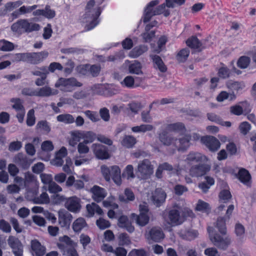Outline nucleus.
I'll return each mask as SVG.
<instances>
[{"mask_svg":"<svg viewBox=\"0 0 256 256\" xmlns=\"http://www.w3.org/2000/svg\"><path fill=\"white\" fill-rule=\"evenodd\" d=\"M194 214L188 208H182L177 204L170 209L164 215V218L168 224L172 226H178L182 224L188 218H192Z\"/></svg>","mask_w":256,"mask_h":256,"instance_id":"obj_1","label":"nucleus"},{"mask_svg":"<svg viewBox=\"0 0 256 256\" xmlns=\"http://www.w3.org/2000/svg\"><path fill=\"white\" fill-rule=\"evenodd\" d=\"M40 26L36 23L30 22L26 19H20L14 23L11 27V30L14 33L22 34L24 32L30 33L40 30Z\"/></svg>","mask_w":256,"mask_h":256,"instance_id":"obj_2","label":"nucleus"},{"mask_svg":"<svg viewBox=\"0 0 256 256\" xmlns=\"http://www.w3.org/2000/svg\"><path fill=\"white\" fill-rule=\"evenodd\" d=\"M60 242L57 243V246L66 256H78L76 250L77 243L74 242L67 236H60L58 238Z\"/></svg>","mask_w":256,"mask_h":256,"instance_id":"obj_3","label":"nucleus"},{"mask_svg":"<svg viewBox=\"0 0 256 256\" xmlns=\"http://www.w3.org/2000/svg\"><path fill=\"white\" fill-rule=\"evenodd\" d=\"M101 171L106 181L109 182L112 178L117 185L122 184L120 170L117 166L108 167L105 165L101 166Z\"/></svg>","mask_w":256,"mask_h":256,"instance_id":"obj_4","label":"nucleus"},{"mask_svg":"<svg viewBox=\"0 0 256 256\" xmlns=\"http://www.w3.org/2000/svg\"><path fill=\"white\" fill-rule=\"evenodd\" d=\"M207 230L210 241L216 246L222 250L227 249L231 242V240L229 236L224 238L217 232H214L212 227L208 226Z\"/></svg>","mask_w":256,"mask_h":256,"instance_id":"obj_5","label":"nucleus"},{"mask_svg":"<svg viewBox=\"0 0 256 256\" xmlns=\"http://www.w3.org/2000/svg\"><path fill=\"white\" fill-rule=\"evenodd\" d=\"M76 79L74 78H61L55 84V86L58 88L62 91L71 92L74 88L76 86H80Z\"/></svg>","mask_w":256,"mask_h":256,"instance_id":"obj_6","label":"nucleus"},{"mask_svg":"<svg viewBox=\"0 0 256 256\" xmlns=\"http://www.w3.org/2000/svg\"><path fill=\"white\" fill-rule=\"evenodd\" d=\"M92 12V14H90V16H84V18L86 19V24L84 26V32L92 30L100 22L99 16L101 14L102 10L98 9V10H94Z\"/></svg>","mask_w":256,"mask_h":256,"instance_id":"obj_7","label":"nucleus"},{"mask_svg":"<svg viewBox=\"0 0 256 256\" xmlns=\"http://www.w3.org/2000/svg\"><path fill=\"white\" fill-rule=\"evenodd\" d=\"M92 149L96 158L98 160H106L110 157L108 148L106 146L100 144H94Z\"/></svg>","mask_w":256,"mask_h":256,"instance_id":"obj_8","label":"nucleus"},{"mask_svg":"<svg viewBox=\"0 0 256 256\" xmlns=\"http://www.w3.org/2000/svg\"><path fill=\"white\" fill-rule=\"evenodd\" d=\"M8 244L12 249L14 256H22L23 245L18 238L12 236H9Z\"/></svg>","mask_w":256,"mask_h":256,"instance_id":"obj_9","label":"nucleus"},{"mask_svg":"<svg viewBox=\"0 0 256 256\" xmlns=\"http://www.w3.org/2000/svg\"><path fill=\"white\" fill-rule=\"evenodd\" d=\"M138 170L140 174L141 178L145 179L148 178L152 174L153 166L148 160L144 159L138 164Z\"/></svg>","mask_w":256,"mask_h":256,"instance_id":"obj_10","label":"nucleus"},{"mask_svg":"<svg viewBox=\"0 0 256 256\" xmlns=\"http://www.w3.org/2000/svg\"><path fill=\"white\" fill-rule=\"evenodd\" d=\"M201 142L210 151L212 152L217 151L220 146V143L218 140L213 136H202Z\"/></svg>","mask_w":256,"mask_h":256,"instance_id":"obj_11","label":"nucleus"},{"mask_svg":"<svg viewBox=\"0 0 256 256\" xmlns=\"http://www.w3.org/2000/svg\"><path fill=\"white\" fill-rule=\"evenodd\" d=\"M96 138V134L92 132H81V139H84L81 142V154L88 152L89 148L86 146L88 143H91Z\"/></svg>","mask_w":256,"mask_h":256,"instance_id":"obj_12","label":"nucleus"},{"mask_svg":"<svg viewBox=\"0 0 256 256\" xmlns=\"http://www.w3.org/2000/svg\"><path fill=\"white\" fill-rule=\"evenodd\" d=\"M210 168L209 164H205L194 165L190 168V174L194 177L202 176L208 172Z\"/></svg>","mask_w":256,"mask_h":256,"instance_id":"obj_13","label":"nucleus"},{"mask_svg":"<svg viewBox=\"0 0 256 256\" xmlns=\"http://www.w3.org/2000/svg\"><path fill=\"white\" fill-rule=\"evenodd\" d=\"M166 194L162 188H156L152 194L151 200L157 207L160 206L164 202Z\"/></svg>","mask_w":256,"mask_h":256,"instance_id":"obj_14","label":"nucleus"},{"mask_svg":"<svg viewBox=\"0 0 256 256\" xmlns=\"http://www.w3.org/2000/svg\"><path fill=\"white\" fill-rule=\"evenodd\" d=\"M32 160L28 158L24 154L19 152L13 158V162L24 170L28 169L32 162Z\"/></svg>","mask_w":256,"mask_h":256,"instance_id":"obj_15","label":"nucleus"},{"mask_svg":"<svg viewBox=\"0 0 256 256\" xmlns=\"http://www.w3.org/2000/svg\"><path fill=\"white\" fill-rule=\"evenodd\" d=\"M48 55L47 51L38 52H28V62L32 64H38L42 62Z\"/></svg>","mask_w":256,"mask_h":256,"instance_id":"obj_16","label":"nucleus"},{"mask_svg":"<svg viewBox=\"0 0 256 256\" xmlns=\"http://www.w3.org/2000/svg\"><path fill=\"white\" fill-rule=\"evenodd\" d=\"M191 139L192 136L188 134L180 138H176L174 147L178 151H184L189 147Z\"/></svg>","mask_w":256,"mask_h":256,"instance_id":"obj_17","label":"nucleus"},{"mask_svg":"<svg viewBox=\"0 0 256 256\" xmlns=\"http://www.w3.org/2000/svg\"><path fill=\"white\" fill-rule=\"evenodd\" d=\"M72 220L71 214L67 210L62 209L58 212V222L62 227L68 228Z\"/></svg>","mask_w":256,"mask_h":256,"instance_id":"obj_18","label":"nucleus"},{"mask_svg":"<svg viewBox=\"0 0 256 256\" xmlns=\"http://www.w3.org/2000/svg\"><path fill=\"white\" fill-rule=\"evenodd\" d=\"M90 192L92 194V198L93 200L97 202H99L103 200L107 194L104 188L96 185L90 188Z\"/></svg>","mask_w":256,"mask_h":256,"instance_id":"obj_19","label":"nucleus"},{"mask_svg":"<svg viewBox=\"0 0 256 256\" xmlns=\"http://www.w3.org/2000/svg\"><path fill=\"white\" fill-rule=\"evenodd\" d=\"M158 0H154L151 1L148 4L147 6L145 8L144 14L143 22L144 23L148 22L150 20L152 17L155 16V14H154V9L153 8L158 4Z\"/></svg>","mask_w":256,"mask_h":256,"instance_id":"obj_20","label":"nucleus"},{"mask_svg":"<svg viewBox=\"0 0 256 256\" xmlns=\"http://www.w3.org/2000/svg\"><path fill=\"white\" fill-rule=\"evenodd\" d=\"M236 177L244 184L248 187L251 186V176L248 170L243 168L240 169L236 174Z\"/></svg>","mask_w":256,"mask_h":256,"instance_id":"obj_21","label":"nucleus"},{"mask_svg":"<svg viewBox=\"0 0 256 256\" xmlns=\"http://www.w3.org/2000/svg\"><path fill=\"white\" fill-rule=\"evenodd\" d=\"M150 58L152 60L154 68L162 72H165L167 70V67L164 64L162 58L158 55L151 54Z\"/></svg>","mask_w":256,"mask_h":256,"instance_id":"obj_22","label":"nucleus"},{"mask_svg":"<svg viewBox=\"0 0 256 256\" xmlns=\"http://www.w3.org/2000/svg\"><path fill=\"white\" fill-rule=\"evenodd\" d=\"M158 138L160 142L164 146H174L176 138L169 134L166 130H163L158 134Z\"/></svg>","mask_w":256,"mask_h":256,"instance_id":"obj_23","label":"nucleus"},{"mask_svg":"<svg viewBox=\"0 0 256 256\" xmlns=\"http://www.w3.org/2000/svg\"><path fill=\"white\" fill-rule=\"evenodd\" d=\"M64 206L68 210L72 212H76L78 208H80L78 200L76 196L66 198Z\"/></svg>","mask_w":256,"mask_h":256,"instance_id":"obj_24","label":"nucleus"},{"mask_svg":"<svg viewBox=\"0 0 256 256\" xmlns=\"http://www.w3.org/2000/svg\"><path fill=\"white\" fill-rule=\"evenodd\" d=\"M131 218L133 220L140 226H144L148 224L149 222V216L146 214L140 213L138 215L132 213L131 214Z\"/></svg>","mask_w":256,"mask_h":256,"instance_id":"obj_25","label":"nucleus"},{"mask_svg":"<svg viewBox=\"0 0 256 256\" xmlns=\"http://www.w3.org/2000/svg\"><path fill=\"white\" fill-rule=\"evenodd\" d=\"M150 238L154 242H160L164 236V234L160 228L154 227L149 232Z\"/></svg>","mask_w":256,"mask_h":256,"instance_id":"obj_26","label":"nucleus"},{"mask_svg":"<svg viewBox=\"0 0 256 256\" xmlns=\"http://www.w3.org/2000/svg\"><path fill=\"white\" fill-rule=\"evenodd\" d=\"M186 45L192 49L198 50V52H201L204 48H202V44L196 36H192L186 40Z\"/></svg>","mask_w":256,"mask_h":256,"instance_id":"obj_27","label":"nucleus"},{"mask_svg":"<svg viewBox=\"0 0 256 256\" xmlns=\"http://www.w3.org/2000/svg\"><path fill=\"white\" fill-rule=\"evenodd\" d=\"M31 248L37 256H42L46 252V248L36 240L31 241Z\"/></svg>","mask_w":256,"mask_h":256,"instance_id":"obj_28","label":"nucleus"},{"mask_svg":"<svg viewBox=\"0 0 256 256\" xmlns=\"http://www.w3.org/2000/svg\"><path fill=\"white\" fill-rule=\"evenodd\" d=\"M148 50V46L145 44H140L134 47L130 52L131 57L136 58Z\"/></svg>","mask_w":256,"mask_h":256,"instance_id":"obj_29","label":"nucleus"},{"mask_svg":"<svg viewBox=\"0 0 256 256\" xmlns=\"http://www.w3.org/2000/svg\"><path fill=\"white\" fill-rule=\"evenodd\" d=\"M85 70H88V72L92 74L93 77H96L98 76L100 72V66L98 65L94 64L90 66L86 64L84 66ZM84 68H81V74H85L84 72Z\"/></svg>","mask_w":256,"mask_h":256,"instance_id":"obj_30","label":"nucleus"},{"mask_svg":"<svg viewBox=\"0 0 256 256\" xmlns=\"http://www.w3.org/2000/svg\"><path fill=\"white\" fill-rule=\"evenodd\" d=\"M135 196L132 191L130 188H126L124 190V195L119 196L118 199L121 202H128L129 201H133Z\"/></svg>","mask_w":256,"mask_h":256,"instance_id":"obj_31","label":"nucleus"},{"mask_svg":"<svg viewBox=\"0 0 256 256\" xmlns=\"http://www.w3.org/2000/svg\"><path fill=\"white\" fill-rule=\"evenodd\" d=\"M226 220L224 217L220 216L218 218L216 221V226L222 235H226L227 232Z\"/></svg>","mask_w":256,"mask_h":256,"instance_id":"obj_32","label":"nucleus"},{"mask_svg":"<svg viewBox=\"0 0 256 256\" xmlns=\"http://www.w3.org/2000/svg\"><path fill=\"white\" fill-rule=\"evenodd\" d=\"M56 120L66 124H70L74 122V118L70 114H61L57 116Z\"/></svg>","mask_w":256,"mask_h":256,"instance_id":"obj_33","label":"nucleus"},{"mask_svg":"<svg viewBox=\"0 0 256 256\" xmlns=\"http://www.w3.org/2000/svg\"><path fill=\"white\" fill-rule=\"evenodd\" d=\"M142 64L138 62H135L128 66V70L130 74H142Z\"/></svg>","mask_w":256,"mask_h":256,"instance_id":"obj_34","label":"nucleus"},{"mask_svg":"<svg viewBox=\"0 0 256 256\" xmlns=\"http://www.w3.org/2000/svg\"><path fill=\"white\" fill-rule=\"evenodd\" d=\"M58 94V90H56V94ZM55 94L52 93L50 88L44 86L40 88L38 91H36V96H49Z\"/></svg>","mask_w":256,"mask_h":256,"instance_id":"obj_35","label":"nucleus"},{"mask_svg":"<svg viewBox=\"0 0 256 256\" xmlns=\"http://www.w3.org/2000/svg\"><path fill=\"white\" fill-rule=\"evenodd\" d=\"M236 98L234 92L232 93H228L225 91L222 92L217 96L216 100L218 102H222L225 100L229 99L232 100Z\"/></svg>","mask_w":256,"mask_h":256,"instance_id":"obj_36","label":"nucleus"},{"mask_svg":"<svg viewBox=\"0 0 256 256\" xmlns=\"http://www.w3.org/2000/svg\"><path fill=\"white\" fill-rule=\"evenodd\" d=\"M226 85L228 88L232 91H238L240 90H242L244 87V85L243 83L238 82H233L232 80L228 81Z\"/></svg>","mask_w":256,"mask_h":256,"instance_id":"obj_37","label":"nucleus"},{"mask_svg":"<svg viewBox=\"0 0 256 256\" xmlns=\"http://www.w3.org/2000/svg\"><path fill=\"white\" fill-rule=\"evenodd\" d=\"M219 200L220 202H228L232 198L230 192L227 190H222L218 194Z\"/></svg>","mask_w":256,"mask_h":256,"instance_id":"obj_38","label":"nucleus"},{"mask_svg":"<svg viewBox=\"0 0 256 256\" xmlns=\"http://www.w3.org/2000/svg\"><path fill=\"white\" fill-rule=\"evenodd\" d=\"M196 210L208 214L210 212V208L208 203L199 200L196 206Z\"/></svg>","mask_w":256,"mask_h":256,"instance_id":"obj_39","label":"nucleus"},{"mask_svg":"<svg viewBox=\"0 0 256 256\" xmlns=\"http://www.w3.org/2000/svg\"><path fill=\"white\" fill-rule=\"evenodd\" d=\"M168 128L172 131L176 132H184L186 130L185 126L182 122H176L170 124Z\"/></svg>","mask_w":256,"mask_h":256,"instance_id":"obj_40","label":"nucleus"},{"mask_svg":"<svg viewBox=\"0 0 256 256\" xmlns=\"http://www.w3.org/2000/svg\"><path fill=\"white\" fill-rule=\"evenodd\" d=\"M190 54V50L188 48L181 50L176 55L177 60L180 62L186 61Z\"/></svg>","mask_w":256,"mask_h":256,"instance_id":"obj_41","label":"nucleus"},{"mask_svg":"<svg viewBox=\"0 0 256 256\" xmlns=\"http://www.w3.org/2000/svg\"><path fill=\"white\" fill-rule=\"evenodd\" d=\"M136 142V139L132 136H126L122 142L123 146L128 148H132Z\"/></svg>","mask_w":256,"mask_h":256,"instance_id":"obj_42","label":"nucleus"},{"mask_svg":"<svg viewBox=\"0 0 256 256\" xmlns=\"http://www.w3.org/2000/svg\"><path fill=\"white\" fill-rule=\"evenodd\" d=\"M36 129H40L46 134H48L51 130L48 122L46 120L39 121L36 124Z\"/></svg>","mask_w":256,"mask_h":256,"instance_id":"obj_43","label":"nucleus"},{"mask_svg":"<svg viewBox=\"0 0 256 256\" xmlns=\"http://www.w3.org/2000/svg\"><path fill=\"white\" fill-rule=\"evenodd\" d=\"M33 200L34 204H48L50 202V198L48 194L44 192H42L39 197L34 198Z\"/></svg>","mask_w":256,"mask_h":256,"instance_id":"obj_44","label":"nucleus"},{"mask_svg":"<svg viewBox=\"0 0 256 256\" xmlns=\"http://www.w3.org/2000/svg\"><path fill=\"white\" fill-rule=\"evenodd\" d=\"M70 134L71 138L69 140V144L72 147H74L80 141V132L79 131L72 132Z\"/></svg>","mask_w":256,"mask_h":256,"instance_id":"obj_45","label":"nucleus"},{"mask_svg":"<svg viewBox=\"0 0 256 256\" xmlns=\"http://www.w3.org/2000/svg\"><path fill=\"white\" fill-rule=\"evenodd\" d=\"M231 70L226 66H223L218 70V76L222 79H226L230 76Z\"/></svg>","mask_w":256,"mask_h":256,"instance_id":"obj_46","label":"nucleus"},{"mask_svg":"<svg viewBox=\"0 0 256 256\" xmlns=\"http://www.w3.org/2000/svg\"><path fill=\"white\" fill-rule=\"evenodd\" d=\"M118 244L120 246H128L131 242L129 236L126 233H122L118 236Z\"/></svg>","mask_w":256,"mask_h":256,"instance_id":"obj_47","label":"nucleus"},{"mask_svg":"<svg viewBox=\"0 0 256 256\" xmlns=\"http://www.w3.org/2000/svg\"><path fill=\"white\" fill-rule=\"evenodd\" d=\"M250 63V58L246 56H240L237 62L238 67L240 68H246Z\"/></svg>","mask_w":256,"mask_h":256,"instance_id":"obj_48","label":"nucleus"},{"mask_svg":"<svg viewBox=\"0 0 256 256\" xmlns=\"http://www.w3.org/2000/svg\"><path fill=\"white\" fill-rule=\"evenodd\" d=\"M31 74L34 76H42L44 75H48L47 66H42L37 67L35 70L31 72Z\"/></svg>","mask_w":256,"mask_h":256,"instance_id":"obj_49","label":"nucleus"},{"mask_svg":"<svg viewBox=\"0 0 256 256\" xmlns=\"http://www.w3.org/2000/svg\"><path fill=\"white\" fill-rule=\"evenodd\" d=\"M94 4L95 2L94 0H90L88 2L85 8L86 13L84 16H90V14H92V12L101 9L100 7H98L96 8H93Z\"/></svg>","mask_w":256,"mask_h":256,"instance_id":"obj_50","label":"nucleus"},{"mask_svg":"<svg viewBox=\"0 0 256 256\" xmlns=\"http://www.w3.org/2000/svg\"><path fill=\"white\" fill-rule=\"evenodd\" d=\"M234 232L236 236L241 240L244 236L245 228L244 226L240 223H237L235 225Z\"/></svg>","mask_w":256,"mask_h":256,"instance_id":"obj_51","label":"nucleus"},{"mask_svg":"<svg viewBox=\"0 0 256 256\" xmlns=\"http://www.w3.org/2000/svg\"><path fill=\"white\" fill-rule=\"evenodd\" d=\"M123 178H126L127 179L134 178L135 176L134 174V168L132 165H128L122 174Z\"/></svg>","mask_w":256,"mask_h":256,"instance_id":"obj_52","label":"nucleus"},{"mask_svg":"<svg viewBox=\"0 0 256 256\" xmlns=\"http://www.w3.org/2000/svg\"><path fill=\"white\" fill-rule=\"evenodd\" d=\"M11 102H14L12 106V108L17 112L25 110L22 104V101L20 98H12Z\"/></svg>","mask_w":256,"mask_h":256,"instance_id":"obj_53","label":"nucleus"},{"mask_svg":"<svg viewBox=\"0 0 256 256\" xmlns=\"http://www.w3.org/2000/svg\"><path fill=\"white\" fill-rule=\"evenodd\" d=\"M26 124L29 126H34L36 122L34 111L33 109L30 110L27 114Z\"/></svg>","mask_w":256,"mask_h":256,"instance_id":"obj_54","label":"nucleus"},{"mask_svg":"<svg viewBox=\"0 0 256 256\" xmlns=\"http://www.w3.org/2000/svg\"><path fill=\"white\" fill-rule=\"evenodd\" d=\"M44 10V16L48 18L52 19L56 16V12L50 8L49 5H46Z\"/></svg>","mask_w":256,"mask_h":256,"instance_id":"obj_55","label":"nucleus"},{"mask_svg":"<svg viewBox=\"0 0 256 256\" xmlns=\"http://www.w3.org/2000/svg\"><path fill=\"white\" fill-rule=\"evenodd\" d=\"M96 224L100 230H104L109 228L110 226V224L108 220H106L102 218L96 220Z\"/></svg>","mask_w":256,"mask_h":256,"instance_id":"obj_56","label":"nucleus"},{"mask_svg":"<svg viewBox=\"0 0 256 256\" xmlns=\"http://www.w3.org/2000/svg\"><path fill=\"white\" fill-rule=\"evenodd\" d=\"M63 68H64L62 65L59 62H51L49 66L47 67L48 74H49L50 72H54L56 70H63Z\"/></svg>","mask_w":256,"mask_h":256,"instance_id":"obj_57","label":"nucleus"},{"mask_svg":"<svg viewBox=\"0 0 256 256\" xmlns=\"http://www.w3.org/2000/svg\"><path fill=\"white\" fill-rule=\"evenodd\" d=\"M186 0H166V6L168 8H174L176 5L180 6L184 4Z\"/></svg>","mask_w":256,"mask_h":256,"instance_id":"obj_58","label":"nucleus"},{"mask_svg":"<svg viewBox=\"0 0 256 256\" xmlns=\"http://www.w3.org/2000/svg\"><path fill=\"white\" fill-rule=\"evenodd\" d=\"M250 128V124L247 122H242L240 123L239 126V129L240 132L244 136L249 132Z\"/></svg>","mask_w":256,"mask_h":256,"instance_id":"obj_59","label":"nucleus"},{"mask_svg":"<svg viewBox=\"0 0 256 256\" xmlns=\"http://www.w3.org/2000/svg\"><path fill=\"white\" fill-rule=\"evenodd\" d=\"M51 199L52 202L54 204H58L62 203V202H66V198L63 196H60L59 194H53L51 196Z\"/></svg>","mask_w":256,"mask_h":256,"instance_id":"obj_60","label":"nucleus"},{"mask_svg":"<svg viewBox=\"0 0 256 256\" xmlns=\"http://www.w3.org/2000/svg\"><path fill=\"white\" fill-rule=\"evenodd\" d=\"M0 230L4 232L9 233L11 232L12 228L8 222L2 219L0 220Z\"/></svg>","mask_w":256,"mask_h":256,"instance_id":"obj_61","label":"nucleus"},{"mask_svg":"<svg viewBox=\"0 0 256 256\" xmlns=\"http://www.w3.org/2000/svg\"><path fill=\"white\" fill-rule=\"evenodd\" d=\"M100 118L104 121L108 122L110 119L109 110L106 108H103L100 110Z\"/></svg>","mask_w":256,"mask_h":256,"instance_id":"obj_62","label":"nucleus"},{"mask_svg":"<svg viewBox=\"0 0 256 256\" xmlns=\"http://www.w3.org/2000/svg\"><path fill=\"white\" fill-rule=\"evenodd\" d=\"M62 190V188L55 182H52L48 185V191L50 193L56 194Z\"/></svg>","mask_w":256,"mask_h":256,"instance_id":"obj_63","label":"nucleus"},{"mask_svg":"<svg viewBox=\"0 0 256 256\" xmlns=\"http://www.w3.org/2000/svg\"><path fill=\"white\" fill-rule=\"evenodd\" d=\"M146 252L143 249H133L128 254V256H146Z\"/></svg>","mask_w":256,"mask_h":256,"instance_id":"obj_64","label":"nucleus"}]
</instances>
